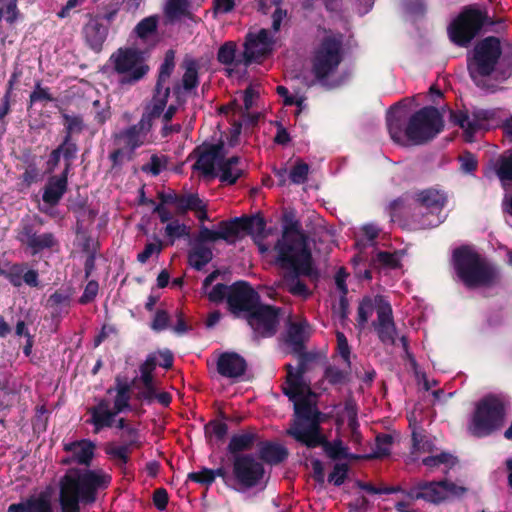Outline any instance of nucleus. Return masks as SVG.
<instances>
[{"instance_id":"1","label":"nucleus","mask_w":512,"mask_h":512,"mask_svg":"<svg viewBox=\"0 0 512 512\" xmlns=\"http://www.w3.org/2000/svg\"><path fill=\"white\" fill-rule=\"evenodd\" d=\"M287 380L283 387L285 395L293 402L295 420L288 433L308 447L324 445L326 454L332 459L357 458L348 452L341 441L324 443L319 432L320 413L316 408V394L311 390L300 370L287 366Z\"/></svg>"},{"instance_id":"2","label":"nucleus","mask_w":512,"mask_h":512,"mask_svg":"<svg viewBox=\"0 0 512 512\" xmlns=\"http://www.w3.org/2000/svg\"><path fill=\"white\" fill-rule=\"evenodd\" d=\"M274 251L276 263L287 271L281 285L294 296L308 298L311 291L301 281L300 276L315 280L318 273L313 265L305 235L295 225L286 226Z\"/></svg>"},{"instance_id":"3","label":"nucleus","mask_w":512,"mask_h":512,"mask_svg":"<svg viewBox=\"0 0 512 512\" xmlns=\"http://www.w3.org/2000/svg\"><path fill=\"white\" fill-rule=\"evenodd\" d=\"M405 117L402 103L392 106L387 113V126L391 139L400 145H419L433 139L443 129V119L434 107H425L410 118L405 130L401 121Z\"/></svg>"},{"instance_id":"4","label":"nucleus","mask_w":512,"mask_h":512,"mask_svg":"<svg viewBox=\"0 0 512 512\" xmlns=\"http://www.w3.org/2000/svg\"><path fill=\"white\" fill-rule=\"evenodd\" d=\"M111 476L101 469H70L60 481L62 512H79V503L90 504L96 500L98 490L105 489Z\"/></svg>"},{"instance_id":"5","label":"nucleus","mask_w":512,"mask_h":512,"mask_svg":"<svg viewBox=\"0 0 512 512\" xmlns=\"http://www.w3.org/2000/svg\"><path fill=\"white\" fill-rule=\"evenodd\" d=\"M452 263L458 277L468 287L489 286L498 278L495 267L471 247L455 249Z\"/></svg>"},{"instance_id":"6","label":"nucleus","mask_w":512,"mask_h":512,"mask_svg":"<svg viewBox=\"0 0 512 512\" xmlns=\"http://www.w3.org/2000/svg\"><path fill=\"white\" fill-rule=\"evenodd\" d=\"M342 61L341 37H326L315 50L312 59V72L322 85L334 87L342 80L335 77V73Z\"/></svg>"},{"instance_id":"7","label":"nucleus","mask_w":512,"mask_h":512,"mask_svg":"<svg viewBox=\"0 0 512 512\" xmlns=\"http://www.w3.org/2000/svg\"><path fill=\"white\" fill-rule=\"evenodd\" d=\"M505 416L504 401L497 396H486L476 404L468 430L477 437L490 435L502 427Z\"/></svg>"},{"instance_id":"8","label":"nucleus","mask_w":512,"mask_h":512,"mask_svg":"<svg viewBox=\"0 0 512 512\" xmlns=\"http://www.w3.org/2000/svg\"><path fill=\"white\" fill-rule=\"evenodd\" d=\"M500 55V42L495 37L485 38L475 46L468 58V70L477 86L483 89L492 88L486 83V77L494 71Z\"/></svg>"},{"instance_id":"9","label":"nucleus","mask_w":512,"mask_h":512,"mask_svg":"<svg viewBox=\"0 0 512 512\" xmlns=\"http://www.w3.org/2000/svg\"><path fill=\"white\" fill-rule=\"evenodd\" d=\"M260 89L256 85H250L244 92L239 94L231 103L221 107L220 112L226 115L231 114V138L230 145H235L241 133L243 123L255 124L258 114L250 113L249 110L256 104Z\"/></svg>"},{"instance_id":"10","label":"nucleus","mask_w":512,"mask_h":512,"mask_svg":"<svg viewBox=\"0 0 512 512\" xmlns=\"http://www.w3.org/2000/svg\"><path fill=\"white\" fill-rule=\"evenodd\" d=\"M264 222L261 218L251 219H234L232 221H222L214 229H210L204 225H200L196 242H216L225 240L234 242L240 232L248 231L250 233H261L264 230Z\"/></svg>"},{"instance_id":"11","label":"nucleus","mask_w":512,"mask_h":512,"mask_svg":"<svg viewBox=\"0 0 512 512\" xmlns=\"http://www.w3.org/2000/svg\"><path fill=\"white\" fill-rule=\"evenodd\" d=\"M150 124L141 119L136 125L114 136V150L110 159L114 166L122 165L132 159L134 151L148 142Z\"/></svg>"},{"instance_id":"12","label":"nucleus","mask_w":512,"mask_h":512,"mask_svg":"<svg viewBox=\"0 0 512 512\" xmlns=\"http://www.w3.org/2000/svg\"><path fill=\"white\" fill-rule=\"evenodd\" d=\"M150 124L141 119L136 125L114 136V150L110 159L114 166L122 165L132 159L134 151L148 142Z\"/></svg>"},{"instance_id":"13","label":"nucleus","mask_w":512,"mask_h":512,"mask_svg":"<svg viewBox=\"0 0 512 512\" xmlns=\"http://www.w3.org/2000/svg\"><path fill=\"white\" fill-rule=\"evenodd\" d=\"M114 71L121 84L132 85L141 80L148 72L143 53L133 48L119 49L111 58Z\"/></svg>"},{"instance_id":"14","label":"nucleus","mask_w":512,"mask_h":512,"mask_svg":"<svg viewBox=\"0 0 512 512\" xmlns=\"http://www.w3.org/2000/svg\"><path fill=\"white\" fill-rule=\"evenodd\" d=\"M454 123L459 125L467 142H473L477 134L484 130L497 127L500 122L499 110H473L472 112L457 111L451 115Z\"/></svg>"},{"instance_id":"15","label":"nucleus","mask_w":512,"mask_h":512,"mask_svg":"<svg viewBox=\"0 0 512 512\" xmlns=\"http://www.w3.org/2000/svg\"><path fill=\"white\" fill-rule=\"evenodd\" d=\"M447 200V194L435 188L424 189L416 194L421 214L419 224L422 228L436 227L445 220L446 214L443 210Z\"/></svg>"},{"instance_id":"16","label":"nucleus","mask_w":512,"mask_h":512,"mask_svg":"<svg viewBox=\"0 0 512 512\" xmlns=\"http://www.w3.org/2000/svg\"><path fill=\"white\" fill-rule=\"evenodd\" d=\"M485 21L483 13L475 8L464 9L448 27L449 37L459 46H467L479 33Z\"/></svg>"},{"instance_id":"17","label":"nucleus","mask_w":512,"mask_h":512,"mask_svg":"<svg viewBox=\"0 0 512 512\" xmlns=\"http://www.w3.org/2000/svg\"><path fill=\"white\" fill-rule=\"evenodd\" d=\"M274 43L273 36L266 29L250 32L244 45V66L265 60L272 53Z\"/></svg>"},{"instance_id":"18","label":"nucleus","mask_w":512,"mask_h":512,"mask_svg":"<svg viewBox=\"0 0 512 512\" xmlns=\"http://www.w3.org/2000/svg\"><path fill=\"white\" fill-rule=\"evenodd\" d=\"M466 491L462 485L444 480L424 483L415 491L416 499H424L432 503H438L447 499L459 497Z\"/></svg>"},{"instance_id":"19","label":"nucleus","mask_w":512,"mask_h":512,"mask_svg":"<svg viewBox=\"0 0 512 512\" xmlns=\"http://www.w3.org/2000/svg\"><path fill=\"white\" fill-rule=\"evenodd\" d=\"M259 305V296L246 282L234 283L229 288L228 306L234 314H250Z\"/></svg>"},{"instance_id":"20","label":"nucleus","mask_w":512,"mask_h":512,"mask_svg":"<svg viewBox=\"0 0 512 512\" xmlns=\"http://www.w3.org/2000/svg\"><path fill=\"white\" fill-rule=\"evenodd\" d=\"M233 473L237 482L244 488H251L263 478L264 469L261 463L252 456H236L233 463Z\"/></svg>"},{"instance_id":"21","label":"nucleus","mask_w":512,"mask_h":512,"mask_svg":"<svg viewBox=\"0 0 512 512\" xmlns=\"http://www.w3.org/2000/svg\"><path fill=\"white\" fill-rule=\"evenodd\" d=\"M247 320L256 335L270 337L277 329L278 311L272 306L259 304L247 315Z\"/></svg>"},{"instance_id":"22","label":"nucleus","mask_w":512,"mask_h":512,"mask_svg":"<svg viewBox=\"0 0 512 512\" xmlns=\"http://www.w3.org/2000/svg\"><path fill=\"white\" fill-rule=\"evenodd\" d=\"M156 360V354L149 355L140 366V377L133 381V386L137 390V397L148 402H151L156 396L155 383L152 377V372L157 364Z\"/></svg>"},{"instance_id":"23","label":"nucleus","mask_w":512,"mask_h":512,"mask_svg":"<svg viewBox=\"0 0 512 512\" xmlns=\"http://www.w3.org/2000/svg\"><path fill=\"white\" fill-rule=\"evenodd\" d=\"M169 96V88H162L157 86L156 92L152 98V100L147 104L145 108V112L141 119H146L147 122L151 125V122L154 118L163 117V120L165 122H168L171 120V118L174 116L177 108L175 105L171 104L169 107L164 111L166 105H167V99Z\"/></svg>"},{"instance_id":"24","label":"nucleus","mask_w":512,"mask_h":512,"mask_svg":"<svg viewBox=\"0 0 512 512\" xmlns=\"http://www.w3.org/2000/svg\"><path fill=\"white\" fill-rule=\"evenodd\" d=\"M380 307L374 328L379 339L384 344H394L396 340V327L393 321L392 308L386 299H378Z\"/></svg>"},{"instance_id":"25","label":"nucleus","mask_w":512,"mask_h":512,"mask_svg":"<svg viewBox=\"0 0 512 512\" xmlns=\"http://www.w3.org/2000/svg\"><path fill=\"white\" fill-rule=\"evenodd\" d=\"M223 158V146L211 145L200 153L193 167L205 176H217Z\"/></svg>"},{"instance_id":"26","label":"nucleus","mask_w":512,"mask_h":512,"mask_svg":"<svg viewBox=\"0 0 512 512\" xmlns=\"http://www.w3.org/2000/svg\"><path fill=\"white\" fill-rule=\"evenodd\" d=\"M379 231L380 229L376 225L366 224L355 232V245L359 250L358 254H356L352 259V263L355 267H357L360 263H364L368 260L362 250L366 247L374 245Z\"/></svg>"},{"instance_id":"27","label":"nucleus","mask_w":512,"mask_h":512,"mask_svg":"<svg viewBox=\"0 0 512 512\" xmlns=\"http://www.w3.org/2000/svg\"><path fill=\"white\" fill-rule=\"evenodd\" d=\"M218 60L221 63L230 66L227 68L229 76H240L245 72L247 67L244 66V55L240 58H236V44L234 42H227L220 47Z\"/></svg>"},{"instance_id":"28","label":"nucleus","mask_w":512,"mask_h":512,"mask_svg":"<svg viewBox=\"0 0 512 512\" xmlns=\"http://www.w3.org/2000/svg\"><path fill=\"white\" fill-rule=\"evenodd\" d=\"M409 422L410 426H413L411 458L413 461H422L423 457L437 452L438 449L431 439L416 430V420L412 419V416L409 417Z\"/></svg>"},{"instance_id":"29","label":"nucleus","mask_w":512,"mask_h":512,"mask_svg":"<svg viewBox=\"0 0 512 512\" xmlns=\"http://www.w3.org/2000/svg\"><path fill=\"white\" fill-rule=\"evenodd\" d=\"M217 368L222 376L236 378L244 373L246 362L236 353H224L218 359Z\"/></svg>"},{"instance_id":"30","label":"nucleus","mask_w":512,"mask_h":512,"mask_svg":"<svg viewBox=\"0 0 512 512\" xmlns=\"http://www.w3.org/2000/svg\"><path fill=\"white\" fill-rule=\"evenodd\" d=\"M86 43L94 50H100L104 43L108 28L98 18H92L83 28Z\"/></svg>"},{"instance_id":"31","label":"nucleus","mask_w":512,"mask_h":512,"mask_svg":"<svg viewBox=\"0 0 512 512\" xmlns=\"http://www.w3.org/2000/svg\"><path fill=\"white\" fill-rule=\"evenodd\" d=\"M176 210L178 214H184L187 211H192L200 222L208 220L206 204L197 194H181Z\"/></svg>"},{"instance_id":"32","label":"nucleus","mask_w":512,"mask_h":512,"mask_svg":"<svg viewBox=\"0 0 512 512\" xmlns=\"http://www.w3.org/2000/svg\"><path fill=\"white\" fill-rule=\"evenodd\" d=\"M64 448L73 461L89 464L94 455L95 445L89 440H80L66 443Z\"/></svg>"},{"instance_id":"33","label":"nucleus","mask_w":512,"mask_h":512,"mask_svg":"<svg viewBox=\"0 0 512 512\" xmlns=\"http://www.w3.org/2000/svg\"><path fill=\"white\" fill-rule=\"evenodd\" d=\"M67 169L61 176L51 177L43 193V201L49 205H56L67 188Z\"/></svg>"},{"instance_id":"34","label":"nucleus","mask_w":512,"mask_h":512,"mask_svg":"<svg viewBox=\"0 0 512 512\" xmlns=\"http://www.w3.org/2000/svg\"><path fill=\"white\" fill-rule=\"evenodd\" d=\"M244 163L239 157L223 158L217 176L222 182L233 184L244 172Z\"/></svg>"},{"instance_id":"35","label":"nucleus","mask_w":512,"mask_h":512,"mask_svg":"<svg viewBox=\"0 0 512 512\" xmlns=\"http://www.w3.org/2000/svg\"><path fill=\"white\" fill-rule=\"evenodd\" d=\"M53 489L47 487L25 500L28 512H51Z\"/></svg>"},{"instance_id":"36","label":"nucleus","mask_w":512,"mask_h":512,"mask_svg":"<svg viewBox=\"0 0 512 512\" xmlns=\"http://www.w3.org/2000/svg\"><path fill=\"white\" fill-rule=\"evenodd\" d=\"M311 328L307 321L299 320L291 322L288 326L287 341L295 350L301 348L303 342L308 339Z\"/></svg>"},{"instance_id":"37","label":"nucleus","mask_w":512,"mask_h":512,"mask_svg":"<svg viewBox=\"0 0 512 512\" xmlns=\"http://www.w3.org/2000/svg\"><path fill=\"white\" fill-rule=\"evenodd\" d=\"M212 257L213 253L210 247L204 243L195 241L189 251L188 261L191 267L196 270H201L212 260Z\"/></svg>"},{"instance_id":"38","label":"nucleus","mask_w":512,"mask_h":512,"mask_svg":"<svg viewBox=\"0 0 512 512\" xmlns=\"http://www.w3.org/2000/svg\"><path fill=\"white\" fill-rule=\"evenodd\" d=\"M91 421L98 432L103 427H109L114 421L115 411H111L109 403L101 401L97 406L90 409Z\"/></svg>"},{"instance_id":"39","label":"nucleus","mask_w":512,"mask_h":512,"mask_svg":"<svg viewBox=\"0 0 512 512\" xmlns=\"http://www.w3.org/2000/svg\"><path fill=\"white\" fill-rule=\"evenodd\" d=\"M218 272L214 271L209 274L203 282V292L211 302L218 303L223 301L225 298L228 299V293L230 286L224 284H217L209 289L210 285L216 280Z\"/></svg>"},{"instance_id":"40","label":"nucleus","mask_w":512,"mask_h":512,"mask_svg":"<svg viewBox=\"0 0 512 512\" xmlns=\"http://www.w3.org/2000/svg\"><path fill=\"white\" fill-rule=\"evenodd\" d=\"M23 241L32 249L33 254L52 248L56 244V240L51 233L27 234Z\"/></svg>"},{"instance_id":"41","label":"nucleus","mask_w":512,"mask_h":512,"mask_svg":"<svg viewBox=\"0 0 512 512\" xmlns=\"http://www.w3.org/2000/svg\"><path fill=\"white\" fill-rule=\"evenodd\" d=\"M422 463L428 469L433 470L443 467V471H446L448 468H451L455 465L456 459L448 453H438L437 451L433 454L423 457Z\"/></svg>"},{"instance_id":"42","label":"nucleus","mask_w":512,"mask_h":512,"mask_svg":"<svg viewBox=\"0 0 512 512\" xmlns=\"http://www.w3.org/2000/svg\"><path fill=\"white\" fill-rule=\"evenodd\" d=\"M378 299H385V298L380 295H377L373 298L366 297L360 303L359 308H358V324L360 326H364L367 323L368 319L371 317L374 310H376V313L378 314V310L380 307V303L377 301Z\"/></svg>"},{"instance_id":"43","label":"nucleus","mask_w":512,"mask_h":512,"mask_svg":"<svg viewBox=\"0 0 512 512\" xmlns=\"http://www.w3.org/2000/svg\"><path fill=\"white\" fill-rule=\"evenodd\" d=\"M182 67L184 69L182 85L188 91L198 85V64L194 59L186 58L183 61Z\"/></svg>"},{"instance_id":"44","label":"nucleus","mask_w":512,"mask_h":512,"mask_svg":"<svg viewBox=\"0 0 512 512\" xmlns=\"http://www.w3.org/2000/svg\"><path fill=\"white\" fill-rule=\"evenodd\" d=\"M260 456L265 462L274 464L283 461L287 452L279 444L265 443L260 448Z\"/></svg>"},{"instance_id":"45","label":"nucleus","mask_w":512,"mask_h":512,"mask_svg":"<svg viewBox=\"0 0 512 512\" xmlns=\"http://www.w3.org/2000/svg\"><path fill=\"white\" fill-rule=\"evenodd\" d=\"M116 396L114 400L115 413L123 412L129 408L130 401V387L127 383H122L117 380Z\"/></svg>"},{"instance_id":"46","label":"nucleus","mask_w":512,"mask_h":512,"mask_svg":"<svg viewBox=\"0 0 512 512\" xmlns=\"http://www.w3.org/2000/svg\"><path fill=\"white\" fill-rule=\"evenodd\" d=\"M254 442V435L251 433H241L234 435L229 443V451L237 453L249 449Z\"/></svg>"},{"instance_id":"47","label":"nucleus","mask_w":512,"mask_h":512,"mask_svg":"<svg viewBox=\"0 0 512 512\" xmlns=\"http://www.w3.org/2000/svg\"><path fill=\"white\" fill-rule=\"evenodd\" d=\"M18 16L17 0H0V21L12 24Z\"/></svg>"},{"instance_id":"48","label":"nucleus","mask_w":512,"mask_h":512,"mask_svg":"<svg viewBox=\"0 0 512 512\" xmlns=\"http://www.w3.org/2000/svg\"><path fill=\"white\" fill-rule=\"evenodd\" d=\"M186 0H167L165 5V15L170 21L179 19L186 10Z\"/></svg>"},{"instance_id":"49","label":"nucleus","mask_w":512,"mask_h":512,"mask_svg":"<svg viewBox=\"0 0 512 512\" xmlns=\"http://www.w3.org/2000/svg\"><path fill=\"white\" fill-rule=\"evenodd\" d=\"M158 24V17L157 16H149L144 19H142L135 27V33L140 38H145L152 34Z\"/></svg>"},{"instance_id":"50","label":"nucleus","mask_w":512,"mask_h":512,"mask_svg":"<svg viewBox=\"0 0 512 512\" xmlns=\"http://www.w3.org/2000/svg\"><path fill=\"white\" fill-rule=\"evenodd\" d=\"M175 53L172 50H169L164 58V62L162 63L159 71V79L157 86L162 87V82H165L169 76L171 75L172 71L175 67Z\"/></svg>"},{"instance_id":"51","label":"nucleus","mask_w":512,"mask_h":512,"mask_svg":"<svg viewBox=\"0 0 512 512\" xmlns=\"http://www.w3.org/2000/svg\"><path fill=\"white\" fill-rule=\"evenodd\" d=\"M400 259L401 255L399 252H379L374 261L384 268L395 269L399 266Z\"/></svg>"},{"instance_id":"52","label":"nucleus","mask_w":512,"mask_h":512,"mask_svg":"<svg viewBox=\"0 0 512 512\" xmlns=\"http://www.w3.org/2000/svg\"><path fill=\"white\" fill-rule=\"evenodd\" d=\"M392 447V437L388 434L378 435L376 437V443L374 448V456L375 457H384L387 456Z\"/></svg>"},{"instance_id":"53","label":"nucleus","mask_w":512,"mask_h":512,"mask_svg":"<svg viewBox=\"0 0 512 512\" xmlns=\"http://www.w3.org/2000/svg\"><path fill=\"white\" fill-rule=\"evenodd\" d=\"M165 234L170 239V242L173 243L176 239L188 235V229L185 224L179 221H172L165 227Z\"/></svg>"},{"instance_id":"54","label":"nucleus","mask_w":512,"mask_h":512,"mask_svg":"<svg viewBox=\"0 0 512 512\" xmlns=\"http://www.w3.org/2000/svg\"><path fill=\"white\" fill-rule=\"evenodd\" d=\"M497 175L504 187L506 182L512 179V154L501 159Z\"/></svg>"},{"instance_id":"55","label":"nucleus","mask_w":512,"mask_h":512,"mask_svg":"<svg viewBox=\"0 0 512 512\" xmlns=\"http://www.w3.org/2000/svg\"><path fill=\"white\" fill-rule=\"evenodd\" d=\"M309 166L304 162H298L290 171V179L294 184H302L306 181Z\"/></svg>"},{"instance_id":"56","label":"nucleus","mask_w":512,"mask_h":512,"mask_svg":"<svg viewBox=\"0 0 512 512\" xmlns=\"http://www.w3.org/2000/svg\"><path fill=\"white\" fill-rule=\"evenodd\" d=\"M343 417L347 418L348 426L351 429V431L353 433V436L357 440V437H358L357 431H356L357 430V426H358L357 413H356L355 405H354V403L352 401H347L346 402L345 408H344V416Z\"/></svg>"},{"instance_id":"57","label":"nucleus","mask_w":512,"mask_h":512,"mask_svg":"<svg viewBox=\"0 0 512 512\" xmlns=\"http://www.w3.org/2000/svg\"><path fill=\"white\" fill-rule=\"evenodd\" d=\"M337 338V351L347 366L350 365V347L345 335L342 332L336 333Z\"/></svg>"},{"instance_id":"58","label":"nucleus","mask_w":512,"mask_h":512,"mask_svg":"<svg viewBox=\"0 0 512 512\" xmlns=\"http://www.w3.org/2000/svg\"><path fill=\"white\" fill-rule=\"evenodd\" d=\"M162 250V244L159 240L147 243L144 250L138 254L137 259L140 263H146L154 254H159Z\"/></svg>"},{"instance_id":"59","label":"nucleus","mask_w":512,"mask_h":512,"mask_svg":"<svg viewBox=\"0 0 512 512\" xmlns=\"http://www.w3.org/2000/svg\"><path fill=\"white\" fill-rule=\"evenodd\" d=\"M189 478L194 482L210 485L215 480V472L214 470L205 468L201 471L191 473Z\"/></svg>"},{"instance_id":"60","label":"nucleus","mask_w":512,"mask_h":512,"mask_svg":"<svg viewBox=\"0 0 512 512\" xmlns=\"http://www.w3.org/2000/svg\"><path fill=\"white\" fill-rule=\"evenodd\" d=\"M347 471L348 469L346 464H336L332 473L329 475V482L336 486H340L346 479Z\"/></svg>"},{"instance_id":"61","label":"nucleus","mask_w":512,"mask_h":512,"mask_svg":"<svg viewBox=\"0 0 512 512\" xmlns=\"http://www.w3.org/2000/svg\"><path fill=\"white\" fill-rule=\"evenodd\" d=\"M107 453L121 464L127 462L129 449L126 445H112L107 448Z\"/></svg>"},{"instance_id":"62","label":"nucleus","mask_w":512,"mask_h":512,"mask_svg":"<svg viewBox=\"0 0 512 512\" xmlns=\"http://www.w3.org/2000/svg\"><path fill=\"white\" fill-rule=\"evenodd\" d=\"M347 374L337 367H329L325 371V378L331 384H342L345 382Z\"/></svg>"},{"instance_id":"63","label":"nucleus","mask_w":512,"mask_h":512,"mask_svg":"<svg viewBox=\"0 0 512 512\" xmlns=\"http://www.w3.org/2000/svg\"><path fill=\"white\" fill-rule=\"evenodd\" d=\"M118 427L123 431L122 436L126 438V441L130 445H134L138 443L137 439V431L135 428L126 425L123 419L118 421Z\"/></svg>"},{"instance_id":"64","label":"nucleus","mask_w":512,"mask_h":512,"mask_svg":"<svg viewBox=\"0 0 512 512\" xmlns=\"http://www.w3.org/2000/svg\"><path fill=\"white\" fill-rule=\"evenodd\" d=\"M24 268L20 265H14L6 274L8 280L16 287L21 286L23 279Z\"/></svg>"}]
</instances>
